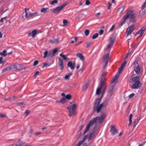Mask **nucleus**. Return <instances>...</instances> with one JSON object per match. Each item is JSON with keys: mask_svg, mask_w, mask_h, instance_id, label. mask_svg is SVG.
<instances>
[{"mask_svg": "<svg viewBox=\"0 0 146 146\" xmlns=\"http://www.w3.org/2000/svg\"><path fill=\"white\" fill-rule=\"evenodd\" d=\"M108 3V9H110V7H111V3H110L109 2Z\"/></svg>", "mask_w": 146, "mask_h": 146, "instance_id": "obj_57", "label": "nucleus"}, {"mask_svg": "<svg viewBox=\"0 0 146 146\" xmlns=\"http://www.w3.org/2000/svg\"><path fill=\"white\" fill-rule=\"evenodd\" d=\"M66 99L64 98H62L60 101H56L57 103H61L62 104H64L66 102Z\"/></svg>", "mask_w": 146, "mask_h": 146, "instance_id": "obj_26", "label": "nucleus"}, {"mask_svg": "<svg viewBox=\"0 0 146 146\" xmlns=\"http://www.w3.org/2000/svg\"><path fill=\"white\" fill-rule=\"evenodd\" d=\"M67 66L71 69L74 70L75 66V61L73 62H72V61L69 62L68 63Z\"/></svg>", "mask_w": 146, "mask_h": 146, "instance_id": "obj_14", "label": "nucleus"}, {"mask_svg": "<svg viewBox=\"0 0 146 146\" xmlns=\"http://www.w3.org/2000/svg\"><path fill=\"white\" fill-rule=\"evenodd\" d=\"M135 95V94L134 93H132V94H130L128 96V98L129 99H130L131 98L133 97Z\"/></svg>", "mask_w": 146, "mask_h": 146, "instance_id": "obj_49", "label": "nucleus"}, {"mask_svg": "<svg viewBox=\"0 0 146 146\" xmlns=\"http://www.w3.org/2000/svg\"><path fill=\"white\" fill-rule=\"evenodd\" d=\"M72 98V97L70 95V94H68L66 96H65V98L66 99H67L68 100H70Z\"/></svg>", "mask_w": 146, "mask_h": 146, "instance_id": "obj_38", "label": "nucleus"}, {"mask_svg": "<svg viewBox=\"0 0 146 146\" xmlns=\"http://www.w3.org/2000/svg\"><path fill=\"white\" fill-rule=\"evenodd\" d=\"M48 52L47 51H45L44 52V56L43 57V58H45L46 57H47V56H48Z\"/></svg>", "mask_w": 146, "mask_h": 146, "instance_id": "obj_36", "label": "nucleus"}, {"mask_svg": "<svg viewBox=\"0 0 146 146\" xmlns=\"http://www.w3.org/2000/svg\"><path fill=\"white\" fill-rule=\"evenodd\" d=\"M134 69L136 73H139L140 72V69L139 66L134 67Z\"/></svg>", "mask_w": 146, "mask_h": 146, "instance_id": "obj_27", "label": "nucleus"}, {"mask_svg": "<svg viewBox=\"0 0 146 146\" xmlns=\"http://www.w3.org/2000/svg\"><path fill=\"white\" fill-rule=\"evenodd\" d=\"M94 135V133H91L89 135L88 137V138L89 140H90L91 139L93 138Z\"/></svg>", "mask_w": 146, "mask_h": 146, "instance_id": "obj_33", "label": "nucleus"}, {"mask_svg": "<svg viewBox=\"0 0 146 146\" xmlns=\"http://www.w3.org/2000/svg\"><path fill=\"white\" fill-rule=\"evenodd\" d=\"M67 5L66 3H65L62 5L57 7L52 10V13L54 14L59 13L61 10L65 7Z\"/></svg>", "mask_w": 146, "mask_h": 146, "instance_id": "obj_6", "label": "nucleus"}, {"mask_svg": "<svg viewBox=\"0 0 146 146\" xmlns=\"http://www.w3.org/2000/svg\"><path fill=\"white\" fill-rule=\"evenodd\" d=\"M59 40L60 38H58L56 39L50 40V42L52 43H57L59 42Z\"/></svg>", "mask_w": 146, "mask_h": 146, "instance_id": "obj_24", "label": "nucleus"}, {"mask_svg": "<svg viewBox=\"0 0 146 146\" xmlns=\"http://www.w3.org/2000/svg\"><path fill=\"white\" fill-rule=\"evenodd\" d=\"M38 61H35L33 64V66H35L36 65H37L38 63Z\"/></svg>", "mask_w": 146, "mask_h": 146, "instance_id": "obj_52", "label": "nucleus"}, {"mask_svg": "<svg viewBox=\"0 0 146 146\" xmlns=\"http://www.w3.org/2000/svg\"><path fill=\"white\" fill-rule=\"evenodd\" d=\"M126 64V62H124L122 64L121 67L119 69L117 73H121L122 72Z\"/></svg>", "mask_w": 146, "mask_h": 146, "instance_id": "obj_15", "label": "nucleus"}, {"mask_svg": "<svg viewBox=\"0 0 146 146\" xmlns=\"http://www.w3.org/2000/svg\"><path fill=\"white\" fill-rule=\"evenodd\" d=\"M88 136V135L86 136L83 138L82 141H80L78 143L77 145L75 146H80L83 143V142L85 140L86 137ZM83 146H87L86 144H84Z\"/></svg>", "mask_w": 146, "mask_h": 146, "instance_id": "obj_20", "label": "nucleus"}, {"mask_svg": "<svg viewBox=\"0 0 146 146\" xmlns=\"http://www.w3.org/2000/svg\"><path fill=\"white\" fill-rule=\"evenodd\" d=\"M9 69L11 70H22V66L19 64H17L9 66Z\"/></svg>", "mask_w": 146, "mask_h": 146, "instance_id": "obj_7", "label": "nucleus"}, {"mask_svg": "<svg viewBox=\"0 0 146 146\" xmlns=\"http://www.w3.org/2000/svg\"><path fill=\"white\" fill-rule=\"evenodd\" d=\"M68 21L66 19H64L63 20V23L64 26L66 25L68 23Z\"/></svg>", "mask_w": 146, "mask_h": 146, "instance_id": "obj_39", "label": "nucleus"}, {"mask_svg": "<svg viewBox=\"0 0 146 146\" xmlns=\"http://www.w3.org/2000/svg\"><path fill=\"white\" fill-rule=\"evenodd\" d=\"M106 89V88H105L103 90L102 92V94L101 98L96 99L94 104V111H96L97 113H100L103 108H106L108 105V102L107 100H105L101 104H100L102 97L105 93Z\"/></svg>", "mask_w": 146, "mask_h": 146, "instance_id": "obj_1", "label": "nucleus"}, {"mask_svg": "<svg viewBox=\"0 0 146 146\" xmlns=\"http://www.w3.org/2000/svg\"><path fill=\"white\" fill-rule=\"evenodd\" d=\"M47 10V8H43L40 11L41 13L45 12Z\"/></svg>", "mask_w": 146, "mask_h": 146, "instance_id": "obj_43", "label": "nucleus"}, {"mask_svg": "<svg viewBox=\"0 0 146 146\" xmlns=\"http://www.w3.org/2000/svg\"><path fill=\"white\" fill-rule=\"evenodd\" d=\"M139 121V120L137 119L136 120H135V121H134V125H133V127H135L136 125L137 124V123H138Z\"/></svg>", "mask_w": 146, "mask_h": 146, "instance_id": "obj_45", "label": "nucleus"}, {"mask_svg": "<svg viewBox=\"0 0 146 146\" xmlns=\"http://www.w3.org/2000/svg\"><path fill=\"white\" fill-rule=\"evenodd\" d=\"M106 117L105 115L103 114L99 117H96L92 120L90 121L89 123L87 125L86 129L84 131V134H85L89 130L90 126L96 123L97 121L98 123H102L104 119Z\"/></svg>", "mask_w": 146, "mask_h": 146, "instance_id": "obj_3", "label": "nucleus"}, {"mask_svg": "<svg viewBox=\"0 0 146 146\" xmlns=\"http://www.w3.org/2000/svg\"><path fill=\"white\" fill-rule=\"evenodd\" d=\"M90 31L89 30L86 29L84 31V34L86 36H88L89 34Z\"/></svg>", "mask_w": 146, "mask_h": 146, "instance_id": "obj_35", "label": "nucleus"}, {"mask_svg": "<svg viewBox=\"0 0 146 146\" xmlns=\"http://www.w3.org/2000/svg\"><path fill=\"white\" fill-rule=\"evenodd\" d=\"M9 70H11L10 69H9V67L3 69L2 71V72H5L7 70L9 71Z\"/></svg>", "mask_w": 146, "mask_h": 146, "instance_id": "obj_44", "label": "nucleus"}, {"mask_svg": "<svg viewBox=\"0 0 146 146\" xmlns=\"http://www.w3.org/2000/svg\"><path fill=\"white\" fill-rule=\"evenodd\" d=\"M134 30V28L133 26L131 25L127 29V36L130 35L133 32Z\"/></svg>", "mask_w": 146, "mask_h": 146, "instance_id": "obj_13", "label": "nucleus"}, {"mask_svg": "<svg viewBox=\"0 0 146 146\" xmlns=\"http://www.w3.org/2000/svg\"><path fill=\"white\" fill-rule=\"evenodd\" d=\"M38 15V13L35 12L34 13H31L30 12L29 13V15H27V17H26L27 18H29L30 17H33Z\"/></svg>", "mask_w": 146, "mask_h": 146, "instance_id": "obj_16", "label": "nucleus"}, {"mask_svg": "<svg viewBox=\"0 0 146 146\" xmlns=\"http://www.w3.org/2000/svg\"><path fill=\"white\" fill-rule=\"evenodd\" d=\"M78 107L77 104H74L70 107H67V109L69 110V117L75 116L77 114V112L75 110Z\"/></svg>", "mask_w": 146, "mask_h": 146, "instance_id": "obj_4", "label": "nucleus"}, {"mask_svg": "<svg viewBox=\"0 0 146 146\" xmlns=\"http://www.w3.org/2000/svg\"><path fill=\"white\" fill-rule=\"evenodd\" d=\"M58 49L57 48H55L54 50L52 51V52L53 53V54L54 56L55 54L58 51Z\"/></svg>", "mask_w": 146, "mask_h": 146, "instance_id": "obj_47", "label": "nucleus"}, {"mask_svg": "<svg viewBox=\"0 0 146 146\" xmlns=\"http://www.w3.org/2000/svg\"><path fill=\"white\" fill-rule=\"evenodd\" d=\"M58 49L57 48H55L54 50L52 51V52L53 53V54L54 56L55 54L58 51Z\"/></svg>", "mask_w": 146, "mask_h": 146, "instance_id": "obj_48", "label": "nucleus"}, {"mask_svg": "<svg viewBox=\"0 0 146 146\" xmlns=\"http://www.w3.org/2000/svg\"><path fill=\"white\" fill-rule=\"evenodd\" d=\"M129 126H130L131 125V124L132 123V119H129Z\"/></svg>", "mask_w": 146, "mask_h": 146, "instance_id": "obj_60", "label": "nucleus"}, {"mask_svg": "<svg viewBox=\"0 0 146 146\" xmlns=\"http://www.w3.org/2000/svg\"><path fill=\"white\" fill-rule=\"evenodd\" d=\"M72 75V74H68L64 76V78L66 80H68L69 79V77Z\"/></svg>", "mask_w": 146, "mask_h": 146, "instance_id": "obj_34", "label": "nucleus"}, {"mask_svg": "<svg viewBox=\"0 0 146 146\" xmlns=\"http://www.w3.org/2000/svg\"><path fill=\"white\" fill-rule=\"evenodd\" d=\"M115 26L114 25H113L112 26V27L111 28V29L110 30L109 32L113 30L115 28Z\"/></svg>", "mask_w": 146, "mask_h": 146, "instance_id": "obj_54", "label": "nucleus"}, {"mask_svg": "<svg viewBox=\"0 0 146 146\" xmlns=\"http://www.w3.org/2000/svg\"><path fill=\"white\" fill-rule=\"evenodd\" d=\"M76 56L82 61H84V57L81 53H78L76 54Z\"/></svg>", "mask_w": 146, "mask_h": 146, "instance_id": "obj_17", "label": "nucleus"}, {"mask_svg": "<svg viewBox=\"0 0 146 146\" xmlns=\"http://www.w3.org/2000/svg\"><path fill=\"white\" fill-rule=\"evenodd\" d=\"M59 62L58 64L59 65V68L60 69H62L63 68V61L60 58H58Z\"/></svg>", "mask_w": 146, "mask_h": 146, "instance_id": "obj_19", "label": "nucleus"}, {"mask_svg": "<svg viewBox=\"0 0 146 146\" xmlns=\"http://www.w3.org/2000/svg\"><path fill=\"white\" fill-rule=\"evenodd\" d=\"M141 77V76L139 75H136L135 74H133L131 76V82H134L139 81Z\"/></svg>", "mask_w": 146, "mask_h": 146, "instance_id": "obj_8", "label": "nucleus"}, {"mask_svg": "<svg viewBox=\"0 0 146 146\" xmlns=\"http://www.w3.org/2000/svg\"><path fill=\"white\" fill-rule=\"evenodd\" d=\"M106 74H103L102 75V78L100 82L99 85L98 87L97 88L96 90V95H98L100 94L102 89L106 82V80L105 78Z\"/></svg>", "mask_w": 146, "mask_h": 146, "instance_id": "obj_5", "label": "nucleus"}, {"mask_svg": "<svg viewBox=\"0 0 146 146\" xmlns=\"http://www.w3.org/2000/svg\"><path fill=\"white\" fill-rule=\"evenodd\" d=\"M104 32V31L103 30H100L99 31V33L100 35H102L103 34Z\"/></svg>", "mask_w": 146, "mask_h": 146, "instance_id": "obj_56", "label": "nucleus"}, {"mask_svg": "<svg viewBox=\"0 0 146 146\" xmlns=\"http://www.w3.org/2000/svg\"><path fill=\"white\" fill-rule=\"evenodd\" d=\"M146 7V1L142 5L141 8L144 9Z\"/></svg>", "mask_w": 146, "mask_h": 146, "instance_id": "obj_50", "label": "nucleus"}, {"mask_svg": "<svg viewBox=\"0 0 146 146\" xmlns=\"http://www.w3.org/2000/svg\"><path fill=\"white\" fill-rule=\"evenodd\" d=\"M133 64L134 65V67H136L138 66H139L138 62L137 61H134L133 62Z\"/></svg>", "mask_w": 146, "mask_h": 146, "instance_id": "obj_37", "label": "nucleus"}, {"mask_svg": "<svg viewBox=\"0 0 146 146\" xmlns=\"http://www.w3.org/2000/svg\"><path fill=\"white\" fill-rule=\"evenodd\" d=\"M136 16L135 15L134 12L132 11L129 10L127 11L126 15L123 17L120 23L118 25V27L120 28L125 23L126 20L129 18H130V22H136Z\"/></svg>", "mask_w": 146, "mask_h": 146, "instance_id": "obj_2", "label": "nucleus"}, {"mask_svg": "<svg viewBox=\"0 0 146 146\" xmlns=\"http://www.w3.org/2000/svg\"><path fill=\"white\" fill-rule=\"evenodd\" d=\"M98 36V33H96L94 34L92 36V39H95L97 38Z\"/></svg>", "mask_w": 146, "mask_h": 146, "instance_id": "obj_32", "label": "nucleus"}, {"mask_svg": "<svg viewBox=\"0 0 146 146\" xmlns=\"http://www.w3.org/2000/svg\"><path fill=\"white\" fill-rule=\"evenodd\" d=\"M54 55L53 54V53L52 52V51H50L48 53V56L50 57H52L54 56Z\"/></svg>", "mask_w": 146, "mask_h": 146, "instance_id": "obj_46", "label": "nucleus"}, {"mask_svg": "<svg viewBox=\"0 0 146 146\" xmlns=\"http://www.w3.org/2000/svg\"><path fill=\"white\" fill-rule=\"evenodd\" d=\"M88 85L87 83H85L84 84V86L83 87V91L86 90L87 88Z\"/></svg>", "mask_w": 146, "mask_h": 146, "instance_id": "obj_29", "label": "nucleus"}, {"mask_svg": "<svg viewBox=\"0 0 146 146\" xmlns=\"http://www.w3.org/2000/svg\"><path fill=\"white\" fill-rule=\"evenodd\" d=\"M91 42H88V43H87V45H86L87 47H88L89 46H90V45H91Z\"/></svg>", "mask_w": 146, "mask_h": 146, "instance_id": "obj_59", "label": "nucleus"}, {"mask_svg": "<svg viewBox=\"0 0 146 146\" xmlns=\"http://www.w3.org/2000/svg\"><path fill=\"white\" fill-rule=\"evenodd\" d=\"M133 115L132 114H130L129 115V119H132V117Z\"/></svg>", "mask_w": 146, "mask_h": 146, "instance_id": "obj_64", "label": "nucleus"}, {"mask_svg": "<svg viewBox=\"0 0 146 146\" xmlns=\"http://www.w3.org/2000/svg\"><path fill=\"white\" fill-rule=\"evenodd\" d=\"M142 31L141 30L138 31L136 33L135 35V36H136L138 34H139L140 35H141L142 34Z\"/></svg>", "mask_w": 146, "mask_h": 146, "instance_id": "obj_40", "label": "nucleus"}, {"mask_svg": "<svg viewBox=\"0 0 146 146\" xmlns=\"http://www.w3.org/2000/svg\"><path fill=\"white\" fill-rule=\"evenodd\" d=\"M124 9V7H122L119 9L118 11L121 13L123 11Z\"/></svg>", "mask_w": 146, "mask_h": 146, "instance_id": "obj_42", "label": "nucleus"}, {"mask_svg": "<svg viewBox=\"0 0 146 146\" xmlns=\"http://www.w3.org/2000/svg\"><path fill=\"white\" fill-rule=\"evenodd\" d=\"M145 10L144 9H142L140 11L139 16L140 17L143 16L145 13Z\"/></svg>", "mask_w": 146, "mask_h": 146, "instance_id": "obj_25", "label": "nucleus"}, {"mask_svg": "<svg viewBox=\"0 0 146 146\" xmlns=\"http://www.w3.org/2000/svg\"><path fill=\"white\" fill-rule=\"evenodd\" d=\"M6 17L1 18L0 20V22L2 23L3 22V19H5Z\"/></svg>", "mask_w": 146, "mask_h": 146, "instance_id": "obj_55", "label": "nucleus"}, {"mask_svg": "<svg viewBox=\"0 0 146 146\" xmlns=\"http://www.w3.org/2000/svg\"><path fill=\"white\" fill-rule=\"evenodd\" d=\"M5 116V114H0V118L4 117Z\"/></svg>", "mask_w": 146, "mask_h": 146, "instance_id": "obj_61", "label": "nucleus"}, {"mask_svg": "<svg viewBox=\"0 0 146 146\" xmlns=\"http://www.w3.org/2000/svg\"><path fill=\"white\" fill-rule=\"evenodd\" d=\"M36 32L37 31L36 30H34L31 33H30L29 34V35L31 36L33 38H34L35 36Z\"/></svg>", "mask_w": 146, "mask_h": 146, "instance_id": "obj_21", "label": "nucleus"}, {"mask_svg": "<svg viewBox=\"0 0 146 146\" xmlns=\"http://www.w3.org/2000/svg\"><path fill=\"white\" fill-rule=\"evenodd\" d=\"M115 85L111 84V85L109 87L108 90V92L111 94L113 92V90L114 89Z\"/></svg>", "mask_w": 146, "mask_h": 146, "instance_id": "obj_18", "label": "nucleus"}, {"mask_svg": "<svg viewBox=\"0 0 146 146\" xmlns=\"http://www.w3.org/2000/svg\"><path fill=\"white\" fill-rule=\"evenodd\" d=\"M29 8H25L24 9L25 11V17H27V15H28V13L27 11L29 9Z\"/></svg>", "mask_w": 146, "mask_h": 146, "instance_id": "obj_41", "label": "nucleus"}, {"mask_svg": "<svg viewBox=\"0 0 146 146\" xmlns=\"http://www.w3.org/2000/svg\"><path fill=\"white\" fill-rule=\"evenodd\" d=\"M134 82V83L132 86V88L133 89H138L142 85V84L140 81Z\"/></svg>", "mask_w": 146, "mask_h": 146, "instance_id": "obj_11", "label": "nucleus"}, {"mask_svg": "<svg viewBox=\"0 0 146 146\" xmlns=\"http://www.w3.org/2000/svg\"><path fill=\"white\" fill-rule=\"evenodd\" d=\"M3 58L2 57H0V64L3 63Z\"/></svg>", "mask_w": 146, "mask_h": 146, "instance_id": "obj_58", "label": "nucleus"}, {"mask_svg": "<svg viewBox=\"0 0 146 146\" xmlns=\"http://www.w3.org/2000/svg\"><path fill=\"white\" fill-rule=\"evenodd\" d=\"M7 51L6 50H4L2 52H0V55L4 56H6Z\"/></svg>", "mask_w": 146, "mask_h": 146, "instance_id": "obj_30", "label": "nucleus"}, {"mask_svg": "<svg viewBox=\"0 0 146 146\" xmlns=\"http://www.w3.org/2000/svg\"><path fill=\"white\" fill-rule=\"evenodd\" d=\"M109 56V53H108L106 54H105L103 56V60L105 62V64L103 67V69H104L106 66H107L108 62V59Z\"/></svg>", "mask_w": 146, "mask_h": 146, "instance_id": "obj_9", "label": "nucleus"}, {"mask_svg": "<svg viewBox=\"0 0 146 146\" xmlns=\"http://www.w3.org/2000/svg\"><path fill=\"white\" fill-rule=\"evenodd\" d=\"M43 64H44L43 67H47V66H50V65L47 63H43Z\"/></svg>", "mask_w": 146, "mask_h": 146, "instance_id": "obj_51", "label": "nucleus"}, {"mask_svg": "<svg viewBox=\"0 0 146 146\" xmlns=\"http://www.w3.org/2000/svg\"><path fill=\"white\" fill-rule=\"evenodd\" d=\"M114 44V42H110V43L108 45L107 47L105 49V50L107 51H110L109 49Z\"/></svg>", "mask_w": 146, "mask_h": 146, "instance_id": "obj_22", "label": "nucleus"}, {"mask_svg": "<svg viewBox=\"0 0 146 146\" xmlns=\"http://www.w3.org/2000/svg\"><path fill=\"white\" fill-rule=\"evenodd\" d=\"M116 38L115 36L113 34H112L110 38V42H114V41Z\"/></svg>", "mask_w": 146, "mask_h": 146, "instance_id": "obj_23", "label": "nucleus"}, {"mask_svg": "<svg viewBox=\"0 0 146 146\" xmlns=\"http://www.w3.org/2000/svg\"><path fill=\"white\" fill-rule=\"evenodd\" d=\"M41 134V133L39 132H37V133H35L34 134L36 135H39Z\"/></svg>", "mask_w": 146, "mask_h": 146, "instance_id": "obj_63", "label": "nucleus"}, {"mask_svg": "<svg viewBox=\"0 0 146 146\" xmlns=\"http://www.w3.org/2000/svg\"><path fill=\"white\" fill-rule=\"evenodd\" d=\"M60 55L65 60H66L67 59V57L65 55L63 54L62 53L60 54Z\"/></svg>", "mask_w": 146, "mask_h": 146, "instance_id": "obj_31", "label": "nucleus"}, {"mask_svg": "<svg viewBox=\"0 0 146 146\" xmlns=\"http://www.w3.org/2000/svg\"><path fill=\"white\" fill-rule=\"evenodd\" d=\"M25 113L26 114V115H27L29 113V112L28 110H26L25 112Z\"/></svg>", "mask_w": 146, "mask_h": 146, "instance_id": "obj_62", "label": "nucleus"}, {"mask_svg": "<svg viewBox=\"0 0 146 146\" xmlns=\"http://www.w3.org/2000/svg\"><path fill=\"white\" fill-rule=\"evenodd\" d=\"M119 76V74H116L113 77L111 84L115 85L118 82L117 80Z\"/></svg>", "mask_w": 146, "mask_h": 146, "instance_id": "obj_10", "label": "nucleus"}, {"mask_svg": "<svg viewBox=\"0 0 146 146\" xmlns=\"http://www.w3.org/2000/svg\"><path fill=\"white\" fill-rule=\"evenodd\" d=\"M110 131L112 135H114L118 133L117 130L116 129L115 126L112 125L111 126Z\"/></svg>", "mask_w": 146, "mask_h": 146, "instance_id": "obj_12", "label": "nucleus"}, {"mask_svg": "<svg viewBox=\"0 0 146 146\" xmlns=\"http://www.w3.org/2000/svg\"><path fill=\"white\" fill-rule=\"evenodd\" d=\"M90 4V2L89 1V0H86V2L85 3V5H89Z\"/></svg>", "mask_w": 146, "mask_h": 146, "instance_id": "obj_53", "label": "nucleus"}, {"mask_svg": "<svg viewBox=\"0 0 146 146\" xmlns=\"http://www.w3.org/2000/svg\"><path fill=\"white\" fill-rule=\"evenodd\" d=\"M17 143L18 144H16L15 146H22L23 145L22 141L20 140H19L17 142Z\"/></svg>", "mask_w": 146, "mask_h": 146, "instance_id": "obj_28", "label": "nucleus"}]
</instances>
